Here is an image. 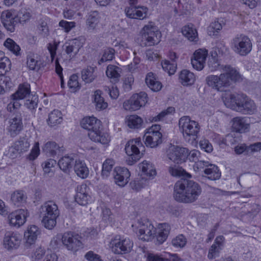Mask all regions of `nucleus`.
Masks as SVG:
<instances>
[{
    "label": "nucleus",
    "mask_w": 261,
    "mask_h": 261,
    "mask_svg": "<svg viewBox=\"0 0 261 261\" xmlns=\"http://www.w3.org/2000/svg\"><path fill=\"white\" fill-rule=\"evenodd\" d=\"M141 34L142 40L145 41L146 46L154 45L160 41L161 33L152 22H150L144 26L142 29Z\"/></svg>",
    "instance_id": "obj_8"
},
{
    "label": "nucleus",
    "mask_w": 261,
    "mask_h": 261,
    "mask_svg": "<svg viewBox=\"0 0 261 261\" xmlns=\"http://www.w3.org/2000/svg\"><path fill=\"white\" fill-rule=\"evenodd\" d=\"M200 152L197 150H192L190 152L188 151V158L190 162H196L200 159Z\"/></svg>",
    "instance_id": "obj_64"
},
{
    "label": "nucleus",
    "mask_w": 261,
    "mask_h": 261,
    "mask_svg": "<svg viewBox=\"0 0 261 261\" xmlns=\"http://www.w3.org/2000/svg\"><path fill=\"white\" fill-rule=\"evenodd\" d=\"M211 164L208 162L202 160H198L193 165V169L195 171L198 172L202 169L208 168Z\"/></svg>",
    "instance_id": "obj_62"
},
{
    "label": "nucleus",
    "mask_w": 261,
    "mask_h": 261,
    "mask_svg": "<svg viewBox=\"0 0 261 261\" xmlns=\"http://www.w3.org/2000/svg\"><path fill=\"white\" fill-rule=\"evenodd\" d=\"M168 171L169 173L174 177H180L181 176L191 177V175L186 172L181 167L177 164L171 165L168 167Z\"/></svg>",
    "instance_id": "obj_38"
},
{
    "label": "nucleus",
    "mask_w": 261,
    "mask_h": 261,
    "mask_svg": "<svg viewBox=\"0 0 261 261\" xmlns=\"http://www.w3.org/2000/svg\"><path fill=\"white\" fill-rule=\"evenodd\" d=\"M78 235H73L69 232L65 233L62 238L63 244L69 250L76 251L82 247V243Z\"/></svg>",
    "instance_id": "obj_14"
},
{
    "label": "nucleus",
    "mask_w": 261,
    "mask_h": 261,
    "mask_svg": "<svg viewBox=\"0 0 261 261\" xmlns=\"http://www.w3.org/2000/svg\"><path fill=\"white\" fill-rule=\"evenodd\" d=\"M223 65H220L219 62L215 58H212L209 60L208 62V67L211 71H215L216 70L221 69V66Z\"/></svg>",
    "instance_id": "obj_61"
},
{
    "label": "nucleus",
    "mask_w": 261,
    "mask_h": 261,
    "mask_svg": "<svg viewBox=\"0 0 261 261\" xmlns=\"http://www.w3.org/2000/svg\"><path fill=\"white\" fill-rule=\"evenodd\" d=\"M188 154L187 148L177 146L169 150L168 157L169 160L178 164L186 161L188 158Z\"/></svg>",
    "instance_id": "obj_15"
},
{
    "label": "nucleus",
    "mask_w": 261,
    "mask_h": 261,
    "mask_svg": "<svg viewBox=\"0 0 261 261\" xmlns=\"http://www.w3.org/2000/svg\"><path fill=\"white\" fill-rule=\"evenodd\" d=\"M40 234V231L37 226L31 225L24 233V238L27 240V243L33 244L36 240L37 236Z\"/></svg>",
    "instance_id": "obj_36"
},
{
    "label": "nucleus",
    "mask_w": 261,
    "mask_h": 261,
    "mask_svg": "<svg viewBox=\"0 0 261 261\" xmlns=\"http://www.w3.org/2000/svg\"><path fill=\"white\" fill-rule=\"evenodd\" d=\"M204 173L206 175L202 176V179L207 178L211 180H216L220 179L221 175L218 167L211 164L208 168L204 169Z\"/></svg>",
    "instance_id": "obj_29"
},
{
    "label": "nucleus",
    "mask_w": 261,
    "mask_h": 261,
    "mask_svg": "<svg viewBox=\"0 0 261 261\" xmlns=\"http://www.w3.org/2000/svg\"><path fill=\"white\" fill-rule=\"evenodd\" d=\"M148 9L144 6L129 7L125 9L126 16L132 19H143L147 14Z\"/></svg>",
    "instance_id": "obj_18"
},
{
    "label": "nucleus",
    "mask_w": 261,
    "mask_h": 261,
    "mask_svg": "<svg viewBox=\"0 0 261 261\" xmlns=\"http://www.w3.org/2000/svg\"><path fill=\"white\" fill-rule=\"evenodd\" d=\"M182 33L190 41L196 42L197 41V32L192 24L185 26L182 29Z\"/></svg>",
    "instance_id": "obj_37"
},
{
    "label": "nucleus",
    "mask_w": 261,
    "mask_h": 261,
    "mask_svg": "<svg viewBox=\"0 0 261 261\" xmlns=\"http://www.w3.org/2000/svg\"><path fill=\"white\" fill-rule=\"evenodd\" d=\"M63 147H60L55 142L48 141L46 143L42 149L43 151L50 156L62 153Z\"/></svg>",
    "instance_id": "obj_30"
},
{
    "label": "nucleus",
    "mask_w": 261,
    "mask_h": 261,
    "mask_svg": "<svg viewBox=\"0 0 261 261\" xmlns=\"http://www.w3.org/2000/svg\"><path fill=\"white\" fill-rule=\"evenodd\" d=\"M29 216L27 210L19 209L10 214L8 219L10 225L19 227L23 225Z\"/></svg>",
    "instance_id": "obj_17"
},
{
    "label": "nucleus",
    "mask_w": 261,
    "mask_h": 261,
    "mask_svg": "<svg viewBox=\"0 0 261 261\" xmlns=\"http://www.w3.org/2000/svg\"><path fill=\"white\" fill-rule=\"evenodd\" d=\"M224 238L222 236L217 237L214 243L211 246L208 253V258L213 259L218 256L223 247Z\"/></svg>",
    "instance_id": "obj_26"
},
{
    "label": "nucleus",
    "mask_w": 261,
    "mask_h": 261,
    "mask_svg": "<svg viewBox=\"0 0 261 261\" xmlns=\"http://www.w3.org/2000/svg\"><path fill=\"white\" fill-rule=\"evenodd\" d=\"M20 243V239L17 234L7 232L4 238V245L7 249H16Z\"/></svg>",
    "instance_id": "obj_21"
},
{
    "label": "nucleus",
    "mask_w": 261,
    "mask_h": 261,
    "mask_svg": "<svg viewBox=\"0 0 261 261\" xmlns=\"http://www.w3.org/2000/svg\"><path fill=\"white\" fill-rule=\"evenodd\" d=\"M115 52L113 48L110 47L105 49L101 58L98 61L99 64L108 61H111L114 58Z\"/></svg>",
    "instance_id": "obj_51"
},
{
    "label": "nucleus",
    "mask_w": 261,
    "mask_h": 261,
    "mask_svg": "<svg viewBox=\"0 0 261 261\" xmlns=\"http://www.w3.org/2000/svg\"><path fill=\"white\" fill-rule=\"evenodd\" d=\"M147 101V95L144 92L134 94L129 99L124 101L123 104L126 110L136 111L144 106Z\"/></svg>",
    "instance_id": "obj_11"
},
{
    "label": "nucleus",
    "mask_w": 261,
    "mask_h": 261,
    "mask_svg": "<svg viewBox=\"0 0 261 261\" xmlns=\"http://www.w3.org/2000/svg\"><path fill=\"white\" fill-rule=\"evenodd\" d=\"M232 127L236 132L244 133L249 128V124L245 117H234L232 119Z\"/></svg>",
    "instance_id": "obj_25"
},
{
    "label": "nucleus",
    "mask_w": 261,
    "mask_h": 261,
    "mask_svg": "<svg viewBox=\"0 0 261 261\" xmlns=\"http://www.w3.org/2000/svg\"><path fill=\"white\" fill-rule=\"evenodd\" d=\"M74 162V170L76 175L82 178H86L89 174V170L85 162L81 160Z\"/></svg>",
    "instance_id": "obj_35"
},
{
    "label": "nucleus",
    "mask_w": 261,
    "mask_h": 261,
    "mask_svg": "<svg viewBox=\"0 0 261 261\" xmlns=\"http://www.w3.org/2000/svg\"><path fill=\"white\" fill-rule=\"evenodd\" d=\"M174 111V108L173 107H169L167 110L163 111L157 116L153 117L151 121H158L162 120L166 115L171 114Z\"/></svg>",
    "instance_id": "obj_60"
},
{
    "label": "nucleus",
    "mask_w": 261,
    "mask_h": 261,
    "mask_svg": "<svg viewBox=\"0 0 261 261\" xmlns=\"http://www.w3.org/2000/svg\"><path fill=\"white\" fill-rule=\"evenodd\" d=\"M1 21L4 27L11 32H14L17 18L14 17L9 11H4L1 14Z\"/></svg>",
    "instance_id": "obj_22"
},
{
    "label": "nucleus",
    "mask_w": 261,
    "mask_h": 261,
    "mask_svg": "<svg viewBox=\"0 0 261 261\" xmlns=\"http://www.w3.org/2000/svg\"><path fill=\"white\" fill-rule=\"evenodd\" d=\"M163 69L167 71L169 74H173L176 71L177 65L176 63L172 62L168 60H165L162 63Z\"/></svg>",
    "instance_id": "obj_52"
},
{
    "label": "nucleus",
    "mask_w": 261,
    "mask_h": 261,
    "mask_svg": "<svg viewBox=\"0 0 261 261\" xmlns=\"http://www.w3.org/2000/svg\"><path fill=\"white\" fill-rule=\"evenodd\" d=\"M139 147H142L140 138L129 140L126 144L125 150L128 155L126 159L127 165L134 164L141 158L142 153L140 151Z\"/></svg>",
    "instance_id": "obj_9"
},
{
    "label": "nucleus",
    "mask_w": 261,
    "mask_h": 261,
    "mask_svg": "<svg viewBox=\"0 0 261 261\" xmlns=\"http://www.w3.org/2000/svg\"><path fill=\"white\" fill-rule=\"evenodd\" d=\"M223 73L219 76L211 75L206 77V82L208 86L218 91H222L225 88L230 86L231 82L241 81V76L237 70L229 65H222Z\"/></svg>",
    "instance_id": "obj_2"
},
{
    "label": "nucleus",
    "mask_w": 261,
    "mask_h": 261,
    "mask_svg": "<svg viewBox=\"0 0 261 261\" xmlns=\"http://www.w3.org/2000/svg\"><path fill=\"white\" fill-rule=\"evenodd\" d=\"M31 94L30 85L28 84L20 85L17 90L11 97L14 100L25 99Z\"/></svg>",
    "instance_id": "obj_27"
},
{
    "label": "nucleus",
    "mask_w": 261,
    "mask_h": 261,
    "mask_svg": "<svg viewBox=\"0 0 261 261\" xmlns=\"http://www.w3.org/2000/svg\"><path fill=\"white\" fill-rule=\"evenodd\" d=\"M139 168L145 175L149 177H153L156 174L155 168L149 162L143 161L139 164Z\"/></svg>",
    "instance_id": "obj_40"
},
{
    "label": "nucleus",
    "mask_w": 261,
    "mask_h": 261,
    "mask_svg": "<svg viewBox=\"0 0 261 261\" xmlns=\"http://www.w3.org/2000/svg\"><path fill=\"white\" fill-rule=\"evenodd\" d=\"M94 68L91 66L87 67L86 68L82 70V78L86 83L92 82L96 77L94 74Z\"/></svg>",
    "instance_id": "obj_45"
},
{
    "label": "nucleus",
    "mask_w": 261,
    "mask_h": 261,
    "mask_svg": "<svg viewBox=\"0 0 261 261\" xmlns=\"http://www.w3.org/2000/svg\"><path fill=\"white\" fill-rule=\"evenodd\" d=\"M9 123L10 125L8 127V130L11 133V135H14L19 132L22 128L21 114H16L13 118L10 120Z\"/></svg>",
    "instance_id": "obj_28"
},
{
    "label": "nucleus",
    "mask_w": 261,
    "mask_h": 261,
    "mask_svg": "<svg viewBox=\"0 0 261 261\" xmlns=\"http://www.w3.org/2000/svg\"><path fill=\"white\" fill-rule=\"evenodd\" d=\"M39 154L40 149L39 142H35L31 152L28 155L27 158L30 161H33L37 158Z\"/></svg>",
    "instance_id": "obj_58"
},
{
    "label": "nucleus",
    "mask_w": 261,
    "mask_h": 261,
    "mask_svg": "<svg viewBox=\"0 0 261 261\" xmlns=\"http://www.w3.org/2000/svg\"><path fill=\"white\" fill-rule=\"evenodd\" d=\"M207 56V50L205 49H199L195 51L193 58L191 59L193 67L198 70L202 69Z\"/></svg>",
    "instance_id": "obj_19"
},
{
    "label": "nucleus",
    "mask_w": 261,
    "mask_h": 261,
    "mask_svg": "<svg viewBox=\"0 0 261 261\" xmlns=\"http://www.w3.org/2000/svg\"><path fill=\"white\" fill-rule=\"evenodd\" d=\"M62 120L61 112L59 110H55L49 114L47 122L49 126L54 127L60 124Z\"/></svg>",
    "instance_id": "obj_34"
},
{
    "label": "nucleus",
    "mask_w": 261,
    "mask_h": 261,
    "mask_svg": "<svg viewBox=\"0 0 261 261\" xmlns=\"http://www.w3.org/2000/svg\"><path fill=\"white\" fill-rule=\"evenodd\" d=\"M223 101L227 107L243 114H252L256 111L254 101L244 94H230Z\"/></svg>",
    "instance_id": "obj_3"
},
{
    "label": "nucleus",
    "mask_w": 261,
    "mask_h": 261,
    "mask_svg": "<svg viewBox=\"0 0 261 261\" xmlns=\"http://www.w3.org/2000/svg\"><path fill=\"white\" fill-rule=\"evenodd\" d=\"M121 71V69L119 67L113 65H109L106 70V74L109 78L116 82L119 81Z\"/></svg>",
    "instance_id": "obj_42"
},
{
    "label": "nucleus",
    "mask_w": 261,
    "mask_h": 261,
    "mask_svg": "<svg viewBox=\"0 0 261 261\" xmlns=\"http://www.w3.org/2000/svg\"><path fill=\"white\" fill-rule=\"evenodd\" d=\"M138 231L137 232L139 239L144 241H148L154 237L155 229L149 222L141 223L138 222Z\"/></svg>",
    "instance_id": "obj_13"
},
{
    "label": "nucleus",
    "mask_w": 261,
    "mask_h": 261,
    "mask_svg": "<svg viewBox=\"0 0 261 261\" xmlns=\"http://www.w3.org/2000/svg\"><path fill=\"white\" fill-rule=\"evenodd\" d=\"M81 126L84 129L89 130L88 136L93 141L107 144L110 141L109 135L107 133H102L100 130L101 122L94 117H87L83 119Z\"/></svg>",
    "instance_id": "obj_4"
},
{
    "label": "nucleus",
    "mask_w": 261,
    "mask_h": 261,
    "mask_svg": "<svg viewBox=\"0 0 261 261\" xmlns=\"http://www.w3.org/2000/svg\"><path fill=\"white\" fill-rule=\"evenodd\" d=\"M89 188L86 184H82L77 187V193L75 196V200L81 205H85L88 203L90 196L88 192Z\"/></svg>",
    "instance_id": "obj_23"
},
{
    "label": "nucleus",
    "mask_w": 261,
    "mask_h": 261,
    "mask_svg": "<svg viewBox=\"0 0 261 261\" xmlns=\"http://www.w3.org/2000/svg\"><path fill=\"white\" fill-rule=\"evenodd\" d=\"M27 197L23 191L18 190L14 192L11 197V200L14 205L20 206L26 202Z\"/></svg>",
    "instance_id": "obj_39"
},
{
    "label": "nucleus",
    "mask_w": 261,
    "mask_h": 261,
    "mask_svg": "<svg viewBox=\"0 0 261 261\" xmlns=\"http://www.w3.org/2000/svg\"><path fill=\"white\" fill-rule=\"evenodd\" d=\"M145 83L153 91L158 92L162 88V83L157 80L155 75L152 72H149L146 76Z\"/></svg>",
    "instance_id": "obj_31"
},
{
    "label": "nucleus",
    "mask_w": 261,
    "mask_h": 261,
    "mask_svg": "<svg viewBox=\"0 0 261 261\" xmlns=\"http://www.w3.org/2000/svg\"><path fill=\"white\" fill-rule=\"evenodd\" d=\"M222 28V24L218 21L212 22L208 27L207 31L210 36H214Z\"/></svg>",
    "instance_id": "obj_55"
},
{
    "label": "nucleus",
    "mask_w": 261,
    "mask_h": 261,
    "mask_svg": "<svg viewBox=\"0 0 261 261\" xmlns=\"http://www.w3.org/2000/svg\"><path fill=\"white\" fill-rule=\"evenodd\" d=\"M0 63V72L3 73L9 71L11 68V63L9 59L6 57Z\"/></svg>",
    "instance_id": "obj_59"
},
{
    "label": "nucleus",
    "mask_w": 261,
    "mask_h": 261,
    "mask_svg": "<svg viewBox=\"0 0 261 261\" xmlns=\"http://www.w3.org/2000/svg\"><path fill=\"white\" fill-rule=\"evenodd\" d=\"M101 91L97 90L94 93V102L95 103L96 109L99 111L105 109L108 107V103L104 100L103 97L101 96Z\"/></svg>",
    "instance_id": "obj_46"
},
{
    "label": "nucleus",
    "mask_w": 261,
    "mask_h": 261,
    "mask_svg": "<svg viewBox=\"0 0 261 261\" xmlns=\"http://www.w3.org/2000/svg\"><path fill=\"white\" fill-rule=\"evenodd\" d=\"M171 227L168 223H164L159 224L155 231V235L159 244H162L168 238Z\"/></svg>",
    "instance_id": "obj_24"
},
{
    "label": "nucleus",
    "mask_w": 261,
    "mask_h": 261,
    "mask_svg": "<svg viewBox=\"0 0 261 261\" xmlns=\"http://www.w3.org/2000/svg\"><path fill=\"white\" fill-rule=\"evenodd\" d=\"M27 66L32 70H39L41 67L40 61L37 59V57L33 54L30 53L27 56Z\"/></svg>",
    "instance_id": "obj_43"
},
{
    "label": "nucleus",
    "mask_w": 261,
    "mask_h": 261,
    "mask_svg": "<svg viewBox=\"0 0 261 261\" xmlns=\"http://www.w3.org/2000/svg\"><path fill=\"white\" fill-rule=\"evenodd\" d=\"M38 102V96L35 94H31L25 98L24 105L30 110H34L37 106Z\"/></svg>",
    "instance_id": "obj_49"
},
{
    "label": "nucleus",
    "mask_w": 261,
    "mask_h": 261,
    "mask_svg": "<svg viewBox=\"0 0 261 261\" xmlns=\"http://www.w3.org/2000/svg\"><path fill=\"white\" fill-rule=\"evenodd\" d=\"M234 51L240 56H245L252 50V43L249 37L244 34L237 35L231 41Z\"/></svg>",
    "instance_id": "obj_7"
},
{
    "label": "nucleus",
    "mask_w": 261,
    "mask_h": 261,
    "mask_svg": "<svg viewBox=\"0 0 261 261\" xmlns=\"http://www.w3.org/2000/svg\"><path fill=\"white\" fill-rule=\"evenodd\" d=\"M115 164L113 159H107L102 164L101 176L103 178L108 177L111 172Z\"/></svg>",
    "instance_id": "obj_47"
},
{
    "label": "nucleus",
    "mask_w": 261,
    "mask_h": 261,
    "mask_svg": "<svg viewBox=\"0 0 261 261\" xmlns=\"http://www.w3.org/2000/svg\"><path fill=\"white\" fill-rule=\"evenodd\" d=\"M134 81V79L132 74H129L123 79L122 87L125 91L127 92L132 89V85Z\"/></svg>",
    "instance_id": "obj_56"
},
{
    "label": "nucleus",
    "mask_w": 261,
    "mask_h": 261,
    "mask_svg": "<svg viewBox=\"0 0 261 261\" xmlns=\"http://www.w3.org/2000/svg\"><path fill=\"white\" fill-rule=\"evenodd\" d=\"M112 250L117 254H125L130 251L133 243L128 238L116 236L111 241Z\"/></svg>",
    "instance_id": "obj_12"
},
{
    "label": "nucleus",
    "mask_w": 261,
    "mask_h": 261,
    "mask_svg": "<svg viewBox=\"0 0 261 261\" xmlns=\"http://www.w3.org/2000/svg\"><path fill=\"white\" fill-rule=\"evenodd\" d=\"M160 128V125L155 124L147 129L143 137L147 146L155 147L162 142V135L159 131Z\"/></svg>",
    "instance_id": "obj_10"
},
{
    "label": "nucleus",
    "mask_w": 261,
    "mask_h": 261,
    "mask_svg": "<svg viewBox=\"0 0 261 261\" xmlns=\"http://www.w3.org/2000/svg\"><path fill=\"white\" fill-rule=\"evenodd\" d=\"M146 181L143 178H136L130 182V186L132 189L138 191L145 187Z\"/></svg>",
    "instance_id": "obj_53"
},
{
    "label": "nucleus",
    "mask_w": 261,
    "mask_h": 261,
    "mask_svg": "<svg viewBox=\"0 0 261 261\" xmlns=\"http://www.w3.org/2000/svg\"><path fill=\"white\" fill-rule=\"evenodd\" d=\"M39 215L44 227L52 229L57 224V219L60 215L58 205L53 201L45 202L39 208Z\"/></svg>",
    "instance_id": "obj_5"
},
{
    "label": "nucleus",
    "mask_w": 261,
    "mask_h": 261,
    "mask_svg": "<svg viewBox=\"0 0 261 261\" xmlns=\"http://www.w3.org/2000/svg\"><path fill=\"white\" fill-rule=\"evenodd\" d=\"M74 163V159L72 156L65 155L59 160L58 165L61 170L68 173Z\"/></svg>",
    "instance_id": "obj_33"
},
{
    "label": "nucleus",
    "mask_w": 261,
    "mask_h": 261,
    "mask_svg": "<svg viewBox=\"0 0 261 261\" xmlns=\"http://www.w3.org/2000/svg\"><path fill=\"white\" fill-rule=\"evenodd\" d=\"M127 126L130 128H139L143 123L142 119L136 115H133L128 116L126 118Z\"/></svg>",
    "instance_id": "obj_44"
},
{
    "label": "nucleus",
    "mask_w": 261,
    "mask_h": 261,
    "mask_svg": "<svg viewBox=\"0 0 261 261\" xmlns=\"http://www.w3.org/2000/svg\"><path fill=\"white\" fill-rule=\"evenodd\" d=\"M113 176L115 182L119 186L124 187L128 182L130 173L126 168L117 167L114 168Z\"/></svg>",
    "instance_id": "obj_16"
},
{
    "label": "nucleus",
    "mask_w": 261,
    "mask_h": 261,
    "mask_svg": "<svg viewBox=\"0 0 261 261\" xmlns=\"http://www.w3.org/2000/svg\"><path fill=\"white\" fill-rule=\"evenodd\" d=\"M45 250L44 248L38 247L34 250L31 255L33 261H38L45 255Z\"/></svg>",
    "instance_id": "obj_57"
},
{
    "label": "nucleus",
    "mask_w": 261,
    "mask_h": 261,
    "mask_svg": "<svg viewBox=\"0 0 261 261\" xmlns=\"http://www.w3.org/2000/svg\"><path fill=\"white\" fill-rule=\"evenodd\" d=\"M187 239L182 234H179L172 241V244L177 248H183L187 244Z\"/></svg>",
    "instance_id": "obj_54"
},
{
    "label": "nucleus",
    "mask_w": 261,
    "mask_h": 261,
    "mask_svg": "<svg viewBox=\"0 0 261 261\" xmlns=\"http://www.w3.org/2000/svg\"><path fill=\"white\" fill-rule=\"evenodd\" d=\"M13 145L18 149L20 154L28 151L30 147L29 142L24 138L20 139L16 141Z\"/></svg>",
    "instance_id": "obj_50"
},
{
    "label": "nucleus",
    "mask_w": 261,
    "mask_h": 261,
    "mask_svg": "<svg viewBox=\"0 0 261 261\" xmlns=\"http://www.w3.org/2000/svg\"><path fill=\"white\" fill-rule=\"evenodd\" d=\"M179 80L183 86L192 85L195 81V76L193 73L187 69H184L180 71Z\"/></svg>",
    "instance_id": "obj_32"
},
{
    "label": "nucleus",
    "mask_w": 261,
    "mask_h": 261,
    "mask_svg": "<svg viewBox=\"0 0 261 261\" xmlns=\"http://www.w3.org/2000/svg\"><path fill=\"white\" fill-rule=\"evenodd\" d=\"M82 38H75L70 41L65 45V52L70 59L74 57L83 46V42Z\"/></svg>",
    "instance_id": "obj_20"
},
{
    "label": "nucleus",
    "mask_w": 261,
    "mask_h": 261,
    "mask_svg": "<svg viewBox=\"0 0 261 261\" xmlns=\"http://www.w3.org/2000/svg\"><path fill=\"white\" fill-rule=\"evenodd\" d=\"M174 189V199L186 203L195 201L201 193V188L198 183L185 178L177 181Z\"/></svg>",
    "instance_id": "obj_1"
},
{
    "label": "nucleus",
    "mask_w": 261,
    "mask_h": 261,
    "mask_svg": "<svg viewBox=\"0 0 261 261\" xmlns=\"http://www.w3.org/2000/svg\"><path fill=\"white\" fill-rule=\"evenodd\" d=\"M178 126L186 142L193 143L196 141L200 128L197 122L191 120L189 116H184L179 119Z\"/></svg>",
    "instance_id": "obj_6"
},
{
    "label": "nucleus",
    "mask_w": 261,
    "mask_h": 261,
    "mask_svg": "<svg viewBox=\"0 0 261 261\" xmlns=\"http://www.w3.org/2000/svg\"><path fill=\"white\" fill-rule=\"evenodd\" d=\"M4 45L16 56L20 55V47L12 39L7 38L4 42Z\"/></svg>",
    "instance_id": "obj_48"
},
{
    "label": "nucleus",
    "mask_w": 261,
    "mask_h": 261,
    "mask_svg": "<svg viewBox=\"0 0 261 261\" xmlns=\"http://www.w3.org/2000/svg\"><path fill=\"white\" fill-rule=\"evenodd\" d=\"M59 25L64 30L65 32H69L72 28L75 27V23L73 21L68 22L62 20L60 21Z\"/></svg>",
    "instance_id": "obj_63"
},
{
    "label": "nucleus",
    "mask_w": 261,
    "mask_h": 261,
    "mask_svg": "<svg viewBox=\"0 0 261 261\" xmlns=\"http://www.w3.org/2000/svg\"><path fill=\"white\" fill-rule=\"evenodd\" d=\"M99 21V16L97 11H93L89 15L86 21L88 30H94Z\"/></svg>",
    "instance_id": "obj_41"
}]
</instances>
